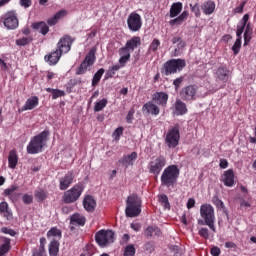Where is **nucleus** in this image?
Masks as SVG:
<instances>
[{"label":"nucleus","mask_w":256,"mask_h":256,"mask_svg":"<svg viewBox=\"0 0 256 256\" xmlns=\"http://www.w3.org/2000/svg\"><path fill=\"white\" fill-rule=\"evenodd\" d=\"M22 201L25 203V205H31V203H33V195L24 194Z\"/></svg>","instance_id":"obj_56"},{"label":"nucleus","mask_w":256,"mask_h":256,"mask_svg":"<svg viewBox=\"0 0 256 256\" xmlns=\"http://www.w3.org/2000/svg\"><path fill=\"white\" fill-rule=\"evenodd\" d=\"M118 53L120 55L119 64L121 67H125L126 63L131 59V50L124 46L119 49Z\"/></svg>","instance_id":"obj_23"},{"label":"nucleus","mask_w":256,"mask_h":256,"mask_svg":"<svg viewBox=\"0 0 256 256\" xmlns=\"http://www.w3.org/2000/svg\"><path fill=\"white\" fill-rule=\"evenodd\" d=\"M31 27L34 31H38V33H41V35H47V33H49V26L43 21L34 22L32 23Z\"/></svg>","instance_id":"obj_27"},{"label":"nucleus","mask_w":256,"mask_h":256,"mask_svg":"<svg viewBox=\"0 0 256 256\" xmlns=\"http://www.w3.org/2000/svg\"><path fill=\"white\" fill-rule=\"evenodd\" d=\"M0 215L7 219V221H11L13 219V212L9 209V204L7 202L0 203Z\"/></svg>","instance_id":"obj_26"},{"label":"nucleus","mask_w":256,"mask_h":256,"mask_svg":"<svg viewBox=\"0 0 256 256\" xmlns=\"http://www.w3.org/2000/svg\"><path fill=\"white\" fill-rule=\"evenodd\" d=\"M183 11V3L175 2L170 7V17L173 19L179 15Z\"/></svg>","instance_id":"obj_34"},{"label":"nucleus","mask_w":256,"mask_h":256,"mask_svg":"<svg viewBox=\"0 0 256 256\" xmlns=\"http://www.w3.org/2000/svg\"><path fill=\"white\" fill-rule=\"evenodd\" d=\"M159 202L161 203L162 206H164L165 209H171V205L169 204V198L167 197V195H160Z\"/></svg>","instance_id":"obj_48"},{"label":"nucleus","mask_w":256,"mask_h":256,"mask_svg":"<svg viewBox=\"0 0 256 256\" xmlns=\"http://www.w3.org/2000/svg\"><path fill=\"white\" fill-rule=\"evenodd\" d=\"M181 170L175 164L167 166L161 175V183L163 187H175L177 185V180L179 179V175Z\"/></svg>","instance_id":"obj_2"},{"label":"nucleus","mask_w":256,"mask_h":256,"mask_svg":"<svg viewBox=\"0 0 256 256\" xmlns=\"http://www.w3.org/2000/svg\"><path fill=\"white\" fill-rule=\"evenodd\" d=\"M198 235H200V237H203L204 239H209V229L201 228L198 231Z\"/></svg>","instance_id":"obj_58"},{"label":"nucleus","mask_w":256,"mask_h":256,"mask_svg":"<svg viewBox=\"0 0 256 256\" xmlns=\"http://www.w3.org/2000/svg\"><path fill=\"white\" fill-rule=\"evenodd\" d=\"M31 0H20L21 7H25V9L31 7Z\"/></svg>","instance_id":"obj_64"},{"label":"nucleus","mask_w":256,"mask_h":256,"mask_svg":"<svg viewBox=\"0 0 256 256\" xmlns=\"http://www.w3.org/2000/svg\"><path fill=\"white\" fill-rule=\"evenodd\" d=\"M187 66V62L183 59H171L164 63L161 73L162 75H165L166 77H169V75H175V73H179V71H183L185 67Z\"/></svg>","instance_id":"obj_3"},{"label":"nucleus","mask_w":256,"mask_h":256,"mask_svg":"<svg viewBox=\"0 0 256 256\" xmlns=\"http://www.w3.org/2000/svg\"><path fill=\"white\" fill-rule=\"evenodd\" d=\"M172 43L173 45H177V49H175V51H181V49H184L185 47V41H183V39H181V37H174L172 38Z\"/></svg>","instance_id":"obj_47"},{"label":"nucleus","mask_w":256,"mask_h":256,"mask_svg":"<svg viewBox=\"0 0 256 256\" xmlns=\"http://www.w3.org/2000/svg\"><path fill=\"white\" fill-rule=\"evenodd\" d=\"M124 256H135V245H127L124 249Z\"/></svg>","instance_id":"obj_49"},{"label":"nucleus","mask_w":256,"mask_h":256,"mask_svg":"<svg viewBox=\"0 0 256 256\" xmlns=\"http://www.w3.org/2000/svg\"><path fill=\"white\" fill-rule=\"evenodd\" d=\"M126 217H139L141 215V198L132 194L126 200Z\"/></svg>","instance_id":"obj_4"},{"label":"nucleus","mask_w":256,"mask_h":256,"mask_svg":"<svg viewBox=\"0 0 256 256\" xmlns=\"http://www.w3.org/2000/svg\"><path fill=\"white\" fill-rule=\"evenodd\" d=\"M0 231L1 233H4V235H10V237H15V235H17L15 230L7 227H2Z\"/></svg>","instance_id":"obj_54"},{"label":"nucleus","mask_w":256,"mask_h":256,"mask_svg":"<svg viewBox=\"0 0 256 256\" xmlns=\"http://www.w3.org/2000/svg\"><path fill=\"white\" fill-rule=\"evenodd\" d=\"M171 250L174 253V256H181L183 255V250L179 246H172Z\"/></svg>","instance_id":"obj_60"},{"label":"nucleus","mask_w":256,"mask_h":256,"mask_svg":"<svg viewBox=\"0 0 256 256\" xmlns=\"http://www.w3.org/2000/svg\"><path fill=\"white\" fill-rule=\"evenodd\" d=\"M83 189L82 184L74 185L72 188L64 192L62 201L66 203V205H71V203L79 201V198L83 195Z\"/></svg>","instance_id":"obj_7"},{"label":"nucleus","mask_w":256,"mask_h":256,"mask_svg":"<svg viewBox=\"0 0 256 256\" xmlns=\"http://www.w3.org/2000/svg\"><path fill=\"white\" fill-rule=\"evenodd\" d=\"M17 189H19V186L12 185L4 190V196L8 197L12 203H16V201H19V197H21V193L16 192Z\"/></svg>","instance_id":"obj_17"},{"label":"nucleus","mask_w":256,"mask_h":256,"mask_svg":"<svg viewBox=\"0 0 256 256\" xmlns=\"http://www.w3.org/2000/svg\"><path fill=\"white\" fill-rule=\"evenodd\" d=\"M83 207L88 213H93L95 211V207H97L95 198H93L91 195L84 196Z\"/></svg>","instance_id":"obj_22"},{"label":"nucleus","mask_w":256,"mask_h":256,"mask_svg":"<svg viewBox=\"0 0 256 256\" xmlns=\"http://www.w3.org/2000/svg\"><path fill=\"white\" fill-rule=\"evenodd\" d=\"M71 45H73V39L71 36H63L57 43V49L63 53H69L71 51Z\"/></svg>","instance_id":"obj_15"},{"label":"nucleus","mask_w":256,"mask_h":256,"mask_svg":"<svg viewBox=\"0 0 256 256\" xmlns=\"http://www.w3.org/2000/svg\"><path fill=\"white\" fill-rule=\"evenodd\" d=\"M229 77H231V71L227 67H218L217 70L214 72V78L216 83L212 87V89L214 91H219V89H223V87H225V84L229 81Z\"/></svg>","instance_id":"obj_5"},{"label":"nucleus","mask_w":256,"mask_h":256,"mask_svg":"<svg viewBox=\"0 0 256 256\" xmlns=\"http://www.w3.org/2000/svg\"><path fill=\"white\" fill-rule=\"evenodd\" d=\"M186 207H187V209H193V207H195V199L189 198L186 203Z\"/></svg>","instance_id":"obj_63"},{"label":"nucleus","mask_w":256,"mask_h":256,"mask_svg":"<svg viewBox=\"0 0 256 256\" xmlns=\"http://www.w3.org/2000/svg\"><path fill=\"white\" fill-rule=\"evenodd\" d=\"M214 205H216V207H218V209H225V203H223L221 201V199H219V197L215 196L213 199H212Z\"/></svg>","instance_id":"obj_55"},{"label":"nucleus","mask_w":256,"mask_h":256,"mask_svg":"<svg viewBox=\"0 0 256 256\" xmlns=\"http://www.w3.org/2000/svg\"><path fill=\"white\" fill-rule=\"evenodd\" d=\"M85 221V216L81 214H74L70 218V223L72 225H80V227H83V225H85Z\"/></svg>","instance_id":"obj_37"},{"label":"nucleus","mask_w":256,"mask_h":256,"mask_svg":"<svg viewBox=\"0 0 256 256\" xmlns=\"http://www.w3.org/2000/svg\"><path fill=\"white\" fill-rule=\"evenodd\" d=\"M152 101L161 105L162 107H167V101H169V94L165 92H156L152 95Z\"/></svg>","instance_id":"obj_19"},{"label":"nucleus","mask_w":256,"mask_h":256,"mask_svg":"<svg viewBox=\"0 0 256 256\" xmlns=\"http://www.w3.org/2000/svg\"><path fill=\"white\" fill-rule=\"evenodd\" d=\"M107 98H103L102 100L98 101L94 105L95 113H99V111H103L107 107Z\"/></svg>","instance_id":"obj_46"},{"label":"nucleus","mask_w":256,"mask_h":256,"mask_svg":"<svg viewBox=\"0 0 256 256\" xmlns=\"http://www.w3.org/2000/svg\"><path fill=\"white\" fill-rule=\"evenodd\" d=\"M160 45L161 42L159 41V39H154L150 44L149 51H153L155 53V51L159 49Z\"/></svg>","instance_id":"obj_53"},{"label":"nucleus","mask_w":256,"mask_h":256,"mask_svg":"<svg viewBox=\"0 0 256 256\" xmlns=\"http://www.w3.org/2000/svg\"><path fill=\"white\" fill-rule=\"evenodd\" d=\"M48 137L49 130H44L40 134L31 138L26 148L28 155H37V153H41V151H43V147H45V143H47Z\"/></svg>","instance_id":"obj_1"},{"label":"nucleus","mask_w":256,"mask_h":256,"mask_svg":"<svg viewBox=\"0 0 256 256\" xmlns=\"http://www.w3.org/2000/svg\"><path fill=\"white\" fill-rule=\"evenodd\" d=\"M173 114L180 116V115H186L187 113V104H185V102H183L181 99H176L173 107Z\"/></svg>","instance_id":"obj_20"},{"label":"nucleus","mask_w":256,"mask_h":256,"mask_svg":"<svg viewBox=\"0 0 256 256\" xmlns=\"http://www.w3.org/2000/svg\"><path fill=\"white\" fill-rule=\"evenodd\" d=\"M11 249V239L7 237H0V256H5Z\"/></svg>","instance_id":"obj_25"},{"label":"nucleus","mask_w":256,"mask_h":256,"mask_svg":"<svg viewBox=\"0 0 256 256\" xmlns=\"http://www.w3.org/2000/svg\"><path fill=\"white\" fill-rule=\"evenodd\" d=\"M123 135V127H118L114 130L112 137L115 141H119L121 139V136Z\"/></svg>","instance_id":"obj_52"},{"label":"nucleus","mask_w":256,"mask_h":256,"mask_svg":"<svg viewBox=\"0 0 256 256\" xmlns=\"http://www.w3.org/2000/svg\"><path fill=\"white\" fill-rule=\"evenodd\" d=\"M48 251L50 256H57L59 255V242L58 240L51 239L48 245Z\"/></svg>","instance_id":"obj_35"},{"label":"nucleus","mask_w":256,"mask_h":256,"mask_svg":"<svg viewBox=\"0 0 256 256\" xmlns=\"http://www.w3.org/2000/svg\"><path fill=\"white\" fill-rule=\"evenodd\" d=\"M253 37V28H251V23H246V28L244 32V45H249Z\"/></svg>","instance_id":"obj_39"},{"label":"nucleus","mask_w":256,"mask_h":256,"mask_svg":"<svg viewBox=\"0 0 256 256\" xmlns=\"http://www.w3.org/2000/svg\"><path fill=\"white\" fill-rule=\"evenodd\" d=\"M184 77L181 76L179 78H176L174 81H173V85L175 87V91H178L179 90V87H181V83H183L184 81Z\"/></svg>","instance_id":"obj_57"},{"label":"nucleus","mask_w":256,"mask_h":256,"mask_svg":"<svg viewBox=\"0 0 256 256\" xmlns=\"http://www.w3.org/2000/svg\"><path fill=\"white\" fill-rule=\"evenodd\" d=\"M145 251H148V253H153L155 251V244L153 242H148L144 246Z\"/></svg>","instance_id":"obj_59"},{"label":"nucleus","mask_w":256,"mask_h":256,"mask_svg":"<svg viewBox=\"0 0 256 256\" xmlns=\"http://www.w3.org/2000/svg\"><path fill=\"white\" fill-rule=\"evenodd\" d=\"M75 179V174L73 172H68L63 177L59 178V189L60 191H67L71 185H73V180Z\"/></svg>","instance_id":"obj_16"},{"label":"nucleus","mask_w":256,"mask_h":256,"mask_svg":"<svg viewBox=\"0 0 256 256\" xmlns=\"http://www.w3.org/2000/svg\"><path fill=\"white\" fill-rule=\"evenodd\" d=\"M17 163H19V156L17 155V151L11 150L8 155V167L10 169H15V167H17Z\"/></svg>","instance_id":"obj_32"},{"label":"nucleus","mask_w":256,"mask_h":256,"mask_svg":"<svg viewBox=\"0 0 256 256\" xmlns=\"http://www.w3.org/2000/svg\"><path fill=\"white\" fill-rule=\"evenodd\" d=\"M95 239L100 247H107L110 243L115 242V232L113 230H100L96 233Z\"/></svg>","instance_id":"obj_10"},{"label":"nucleus","mask_w":256,"mask_h":256,"mask_svg":"<svg viewBox=\"0 0 256 256\" xmlns=\"http://www.w3.org/2000/svg\"><path fill=\"white\" fill-rule=\"evenodd\" d=\"M135 159H137V152H132L130 155L123 157L122 163L125 167H129V165H133V161H135Z\"/></svg>","instance_id":"obj_41"},{"label":"nucleus","mask_w":256,"mask_h":256,"mask_svg":"<svg viewBox=\"0 0 256 256\" xmlns=\"http://www.w3.org/2000/svg\"><path fill=\"white\" fill-rule=\"evenodd\" d=\"M133 115H135V110H133V109L129 110V112L126 116L127 123H133Z\"/></svg>","instance_id":"obj_61"},{"label":"nucleus","mask_w":256,"mask_h":256,"mask_svg":"<svg viewBox=\"0 0 256 256\" xmlns=\"http://www.w3.org/2000/svg\"><path fill=\"white\" fill-rule=\"evenodd\" d=\"M127 25L128 29H130L133 33L139 31L143 26L141 15L137 14V12H132L127 18Z\"/></svg>","instance_id":"obj_13"},{"label":"nucleus","mask_w":256,"mask_h":256,"mask_svg":"<svg viewBox=\"0 0 256 256\" xmlns=\"http://www.w3.org/2000/svg\"><path fill=\"white\" fill-rule=\"evenodd\" d=\"M65 15H67V10L58 11L54 15V17L48 19V21H47L48 25H57V23L59 22V19H63V17H65Z\"/></svg>","instance_id":"obj_36"},{"label":"nucleus","mask_w":256,"mask_h":256,"mask_svg":"<svg viewBox=\"0 0 256 256\" xmlns=\"http://www.w3.org/2000/svg\"><path fill=\"white\" fill-rule=\"evenodd\" d=\"M103 73H105V69L100 68L93 76L92 79V87H95L98 85V83L101 81V78L103 77Z\"/></svg>","instance_id":"obj_44"},{"label":"nucleus","mask_w":256,"mask_h":256,"mask_svg":"<svg viewBox=\"0 0 256 256\" xmlns=\"http://www.w3.org/2000/svg\"><path fill=\"white\" fill-rule=\"evenodd\" d=\"M46 243H47V240L45 238H40V246H39L38 250L45 253V244Z\"/></svg>","instance_id":"obj_62"},{"label":"nucleus","mask_w":256,"mask_h":256,"mask_svg":"<svg viewBox=\"0 0 256 256\" xmlns=\"http://www.w3.org/2000/svg\"><path fill=\"white\" fill-rule=\"evenodd\" d=\"M179 124H175L170 127L165 136V143L169 149H175L179 145V140L181 139V133L179 132Z\"/></svg>","instance_id":"obj_8"},{"label":"nucleus","mask_w":256,"mask_h":256,"mask_svg":"<svg viewBox=\"0 0 256 256\" xmlns=\"http://www.w3.org/2000/svg\"><path fill=\"white\" fill-rule=\"evenodd\" d=\"M140 45H141V37L134 36L126 42L125 48L130 51H135V49H137V47H139Z\"/></svg>","instance_id":"obj_30"},{"label":"nucleus","mask_w":256,"mask_h":256,"mask_svg":"<svg viewBox=\"0 0 256 256\" xmlns=\"http://www.w3.org/2000/svg\"><path fill=\"white\" fill-rule=\"evenodd\" d=\"M161 230L157 226H149L145 230V237H159Z\"/></svg>","instance_id":"obj_40"},{"label":"nucleus","mask_w":256,"mask_h":256,"mask_svg":"<svg viewBox=\"0 0 256 256\" xmlns=\"http://www.w3.org/2000/svg\"><path fill=\"white\" fill-rule=\"evenodd\" d=\"M142 112L145 113L146 115L157 116V115H159L160 110H159V106H157V104L153 103V101H149L143 105Z\"/></svg>","instance_id":"obj_21"},{"label":"nucleus","mask_w":256,"mask_h":256,"mask_svg":"<svg viewBox=\"0 0 256 256\" xmlns=\"http://www.w3.org/2000/svg\"><path fill=\"white\" fill-rule=\"evenodd\" d=\"M39 105V98L37 96H33L31 98H28L22 107V111H31L35 109Z\"/></svg>","instance_id":"obj_28"},{"label":"nucleus","mask_w":256,"mask_h":256,"mask_svg":"<svg viewBox=\"0 0 256 256\" xmlns=\"http://www.w3.org/2000/svg\"><path fill=\"white\" fill-rule=\"evenodd\" d=\"M47 93L52 94V99H59V97H65V91L57 90L53 88H46Z\"/></svg>","instance_id":"obj_45"},{"label":"nucleus","mask_w":256,"mask_h":256,"mask_svg":"<svg viewBox=\"0 0 256 256\" xmlns=\"http://www.w3.org/2000/svg\"><path fill=\"white\" fill-rule=\"evenodd\" d=\"M249 22V14H245L240 21V24L237 25L236 36L237 39H241L243 32L245 31V27H247V23Z\"/></svg>","instance_id":"obj_29"},{"label":"nucleus","mask_w":256,"mask_h":256,"mask_svg":"<svg viewBox=\"0 0 256 256\" xmlns=\"http://www.w3.org/2000/svg\"><path fill=\"white\" fill-rule=\"evenodd\" d=\"M97 49L92 48L86 55L84 61L80 64L79 68L76 71V75H85L87 73L88 67L95 65L97 57L95 56Z\"/></svg>","instance_id":"obj_11"},{"label":"nucleus","mask_w":256,"mask_h":256,"mask_svg":"<svg viewBox=\"0 0 256 256\" xmlns=\"http://www.w3.org/2000/svg\"><path fill=\"white\" fill-rule=\"evenodd\" d=\"M188 17H189V12L184 11L175 19L170 20L169 24L171 25V27H175V25H183V23L187 21Z\"/></svg>","instance_id":"obj_31"},{"label":"nucleus","mask_w":256,"mask_h":256,"mask_svg":"<svg viewBox=\"0 0 256 256\" xmlns=\"http://www.w3.org/2000/svg\"><path fill=\"white\" fill-rule=\"evenodd\" d=\"M34 197H35L36 201L41 203V202L45 201V199H47V191H45L43 189H38L34 192Z\"/></svg>","instance_id":"obj_42"},{"label":"nucleus","mask_w":256,"mask_h":256,"mask_svg":"<svg viewBox=\"0 0 256 256\" xmlns=\"http://www.w3.org/2000/svg\"><path fill=\"white\" fill-rule=\"evenodd\" d=\"M33 42V36H24L20 39L16 40V45L18 47H25V45H29V43Z\"/></svg>","instance_id":"obj_43"},{"label":"nucleus","mask_w":256,"mask_h":256,"mask_svg":"<svg viewBox=\"0 0 256 256\" xmlns=\"http://www.w3.org/2000/svg\"><path fill=\"white\" fill-rule=\"evenodd\" d=\"M200 215L204 219L205 224L215 233V209L210 204H202L200 206Z\"/></svg>","instance_id":"obj_6"},{"label":"nucleus","mask_w":256,"mask_h":256,"mask_svg":"<svg viewBox=\"0 0 256 256\" xmlns=\"http://www.w3.org/2000/svg\"><path fill=\"white\" fill-rule=\"evenodd\" d=\"M240 50H241V38H237L234 45L232 46V51L234 55H239Z\"/></svg>","instance_id":"obj_50"},{"label":"nucleus","mask_w":256,"mask_h":256,"mask_svg":"<svg viewBox=\"0 0 256 256\" xmlns=\"http://www.w3.org/2000/svg\"><path fill=\"white\" fill-rule=\"evenodd\" d=\"M47 237L49 239H55L56 241H61V237H62V233L61 230H59L57 227H53L51 228L48 232H47Z\"/></svg>","instance_id":"obj_38"},{"label":"nucleus","mask_w":256,"mask_h":256,"mask_svg":"<svg viewBox=\"0 0 256 256\" xmlns=\"http://www.w3.org/2000/svg\"><path fill=\"white\" fill-rule=\"evenodd\" d=\"M167 165V158L165 156L160 155L154 159H152L148 163V171L152 175H155V177H159L161 172L163 171V168Z\"/></svg>","instance_id":"obj_9"},{"label":"nucleus","mask_w":256,"mask_h":256,"mask_svg":"<svg viewBox=\"0 0 256 256\" xmlns=\"http://www.w3.org/2000/svg\"><path fill=\"white\" fill-rule=\"evenodd\" d=\"M201 9L205 15H213L215 12V2L211 0L204 2L201 6Z\"/></svg>","instance_id":"obj_33"},{"label":"nucleus","mask_w":256,"mask_h":256,"mask_svg":"<svg viewBox=\"0 0 256 256\" xmlns=\"http://www.w3.org/2000/svg\"><path fill=\"white\" fill-rule=\"evenodd\" d=\"M182 101H195L197 99V86L189 85L180 91Z\"/></svg>","instance_id":"obj_14"},{"label":"nucleus","mask_w":256,"mask_h":256,"mask_svg":"<svg viewBox=\"0 0 256 256\" xmlns=\"http://www.w3.org/2000/svg\"><path fill=\"white\" fill-rule=\"evenodd\" d=\"M222 181L226 187H233L235 185V174L233 170L229 169L224 172Z\"/></svg>","instance_id":"obj_24"},{"label":"nucleus","mask_w":256,"mask_h":256,"mask_svg":"<svg viewBox=\"0 0 256 256\" xmlns=\"http://www.w3.org/2000/svg\"><path fill=\"white\" fill-rule=\"evenodd\" d=\"M0 23H3L6 29L13 31L19 27V19L17 14L13 11L7 12L0 17Z\"/></svg>","instance_id":"obj_12"},{"label":"nucleus","mask_w":256,"mask_h":256,"mask_svg":"<svg viewBox=\"0 0 256 256\" xmlns=\"http://www.w3.org/2000/svg\"><path fill=\"white\" fill-rule=\"evenodd\" d=\"M190 8L196 17H201V8L199 7V3H195L194 5L190 4Z\"/></svg>","instance_id":"obj_51"},{"label":"nucleus","mask_w":256,"mask_h":256,"mask_svg":"<svg viewBox=\"0 0 256 256\" xmlns=\"http://www.w3.org/2000/svg\"><path fill=\"white\" fill-rule=\"evenodd\" d=\"M62 55L63 54L58 49H56L50 52L48 55H45L44 60L46 61V63H48V65H51V66L57 65Z\"/></svg>","instance_id":"obj_18"}]
</instances>
